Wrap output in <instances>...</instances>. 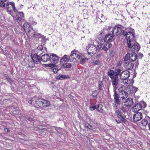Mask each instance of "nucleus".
<instances>
[{
	"label": "nucleus",
	"instance_id": "f257e3e1",
	"mask_svg": "<svg viewBox=\"0 0 150 150\" xmlns=\"http://www.w3.org/2000/svg\"><path fill=\"white\" fill-rule=\"evenodd\" d=\"M134 31L133 29L130 30L125 29L122 32V35L126 37L127 39V45L128 48H130L132 43L133 39L134 38Z\"/></svg>",
	"mask_w": 150,
	"mask_h": 150
},
{
	"label": "nucleus",
	"instance_id": "f03ea898",
	"mask_svg": "<svg viewBox=\"0 0 150 150\" xmlns=\"http://www.w3.org/2000/svg\"><path fill=\"white\" fill-rule=\"evenodd\" d=\"M108 76L110 78L112 85L113 87L114 93H117L116 91L117 89V86L119 84V81H120V78L119 77L113 76L112 73L110 74H108Z\"/></svg>",
	"mask_w": 150,
	"mask_h": 150
},
{
	"label": "nucleus",
	"instance_id": "7ed1b4c3",
	"mask_svg": "<svg viewBox=\"0 0 150 150\" xmlns=\"http://www.w3.org/2000/svg\"><path fill=\"white\" fill-rule=\"evenodd\" d=\"M35 102V106L36 107H45L49 106L50 105V102L48 100L42 98L36 100Z\"/></svg>",
	"mask_w": 150,
	"mask_h": 150
},
{
	"label": "nucleus",
	"instance_id": "20e7f679",
	"mask_svg": "<svg viewBox=\"0 0 150 150\" xmlns=\"http://www.w3.org/2000/svg\"><path fill=\"white\" fill-rule=\"evenodd\" d=\"M138 56L136 53L133 52L127 53L124 58V61L127 62L129 60L130 62H134L137 59Z\"/></svg>",
	"mask_w": 150,
	"mask_h": 150
},
{
	"label": "nucleus",
	"instance_id": "39448f33",
	"mask_svg": "<svg viewBox=\"0 0 150 150\" xmlns=\"http://www.w3.org/2000/svg\"><path fill=\"white\" fill-rule=\"evenodd\" d=\"M141 103H137L136 102L135 103H134L135 105L133 107V109L137 112H138V111L144 109V108L146 107V104L144 101H142Z\"/></svg>",
	"mask_w": 150,
	"mask_h": 150
},
{
	"label": "nucleus",
	"instance_id": "423d86ee",
	"mask_svg": "<svg viewBox=\"0 0 150 150\" xmlns=\"http://www.w3.org/2000/svg\"><path fill=\"white\" fill-rule=\"evenodd\" d=\"M87 48L88 54L91 56L96 54L98 50L96 45L93 44H89L88 46H86V48Z\"/></svg>",
	"mask_w": 150,
	"mask_h": 150
},
{
	"label": "nucleus",
	"instance_id": "0eeeda50",
	"mask_svg": "<svg viewBox=\"0 0 150 150\" xmlns=\"http://www.w3.org/2000/svg\"><path fill=\"white\" fill-rule=\"evenodd\" d=\"M122 87H120L118 89L119 91L120 92L119 96H120V98L122 99V100L125 99L128 96L129 93L128 91H126V87L124 90L122 89Z\"/></svg>",
	"mask_w": 150,
	"mask_h": 150
},
{
	"label": "nucleus",
	"instance_id": "6e6552de",
	"mask_svg": "<svg viewBox=\"0 0 150 150\" xmlns=\"http://www.w3.org/2000/svg\"><path fill=\"white\" fill-rule=\"evenodd\" d=\"M113 97L114 99V103L112 104V106L114 109H116L117 108V105L120 104V96H119V94L117 93H114Z\"/></svg>",
	"mask_w": 150,
	"mask_h": 150
},
{
	"label": "nucleus",
	"instance_id": "1a4fd4ad",
	"mask_svg": "<svg viewBox=\"0 0 150 150\" xmlns=\"http://www.w3.org/2000/svg\"><path fill=\"white\" fill-rule=\"evenodd\" d=\"M130 72L128 71H122L120 75V79L123 81L126 80L130 76Z\"/></svg>",
	"mask_w": 150,
	"mask_h": 150
},
{
	"label": "nucleus",
	"instance_id": "9d476101",
	"mask_svg": "<svg viewBox=\"0 0 150 150\" xmlns=\"http://www.w3.org/2000/svg\"><path fill=\"white\" fill-rule=\"evenodd\" d=\"M136 102V98H127L124 102V105L127 107L132 106L134 103H135Z\"/></svg>",
	"mask_w": 150,
	"mask_h": 150
},
{
	"label": "nucleus",
	"instance_id": "9b49d317",
	"mask_svg": "<svg viewBox=\"0 0 150 150\" xmlns=\"http://www.w3.org/2000/svg\"><path fill=\"white\" fill-rule=\"evenodd\" d=\"M7 11L9 13H11L13 11H16L17 10H16V7L15 6V4L14 2H9L7 3L6 5Z\"/></svg>",
	"mask_w": 150,
	"mask_h": 150
},
{
	"label": "nucleus",
	"instance_id": "f8f14e48",
	"mask_svg": "<svg viewBox=\"0 0 150 150\" xmlns=\"http://www.w3.org/2000/svg\"><path fill=\"white\" fill-rule=\"evenodd\" d=\"M79 52L78 51H76L75 50L72 51L71 53V54L69 57V58L70 59V61L71 60L74 62L76 60V59H77V57L79 56Z\"/></svg>",
	"mask_w": 150,
	"mask_h": 150
},
{
	"label": "nucleus",
	"instance_id": "ddd939ff",
	"mask_svg": "<svg viewBox=\"0 0 150 150\" xmlns=\"http://www.w3.org/2000/svg\"><path fill=\"white\" fill-rule=\"evenodd\" d=\"M122 71L121 69L119 68H116L114 70L110 69L108 72V74H110L112 73L113 76L119 77V76H120Z\"/></svg>",
	"mask_w": 150,
	"mask_h": 150
},
{
	"label": "nucleus",
	"instance_id": "4468645a",
	"mask_svg": "<svg viewBox=\"0 0 150 150\" xmlns=\"http://www.w3.org/2000/svg\"><path fill=\"white\" fill-rule=\"evenodd\" d=\"M138 90V88L134 86H131L126 87V91H128L129 94H130L133 95H134L136 92Z\"/></svg>",
	"mask_w": 150,
	"mask_h": 150
},
{
	"label": "nucleus",
	"instance_id": "2eb2a0df",
	"mask_svg": "<svg viewBox=\"0 0 150 150\" xmlns=\"http://www.w3.org/2000/svg\"><path fill=\"white\" fill-rule=\"evenodd\" d=\"M132 46H131L130 48H131V51L132 52L136 53L138 52L140 49L139 45L138 43L134 44L132 43Z\"/></svg>",
	"mask_w": 150,
	"mask_h": 150
},
{
	"label": "nucleus",
	"instance_id": "dca6fc26",
	"mask_svg": "<svg viewBox=\"0 0 150 150\" xmlns=\"http://www.w3.org/2000/svg\"><path fill=\"white\" fill-rule=\"evenodd\" d=\"M123 66L126 69L131 70L134 66V64L130 62H123Z\"/></svg>",
	"mask_w": 150,
	"mask_h": 150
},
{
	"label": "nucleus",
	"instance_id": "f3484780",
	"mask_svg": "<svg viewBox=\"0 0 150 150\" xmlns=\"http://www.w3.org/2000/svg\"><path fill=\"white\" fill-rule=\"evenodd\" d=\"M142 114L141 112H137L134 114L133 117L134 122L139 121L142 119Z\"/></svg>",
	"mask_w": 150,
	"mask_h": 150
},
{
	"label": "nucleus",
	"instance_id": "a211bd4d",
	"mask_svg": "<svg viewBox=\"0 0 150 150\" xmlns=\"http://www.w3.org/2000/svg\"><path fill=\"white\" fill-rule=\"evenodd\" d=\"M32 60L35 63L38 64V61L40 63L41 61V57L38 55L37 53H35L33 55L31 56Z\"/></svg>",
	"mask_w": 150,
	"mask_h": 150
},
{
	"label": "nucleus",
	"instance_id": "6ab92c4d",
	"mask_svg": "<svg viewBox=\"0 0 150 150\" xmlns=\"http://www.w3.org/2000/svg\"><path fill=\"white\" fill-rule=\"evenodd\" d=\"M114 36L112 33H109L106 34L104 38V41L106 42H110L113 41V39Z\"/></svg>",
	"mask_w": 150,
	"mask_h": 150
},
{
	"label": "nucleus",
	"instance_id": "aec40b11",
	"mask_svg": "<svg viewBox=\"0 0 150 150\" xmlns=\"http://www.w3.org/2000/svg\"><path fill=\"white\" fill-rule=\"evenodd\" d=\"M50 61L51 63L56 64L59 61V57L56 54L52 53L50 55Z\"/></svg>",
	"mask_w": 150,
	"mask_h": 150
},
{
	"label": "nucleus",
	"instance_id": "412c9836",
	"mask_svg": "<svg viewBox=\"0 0 150 150\" xmlns=\"http://www.w3.org/2000/svg\"><path fill=\"white\" fill-rule=\"evenodd\" d=\"M25 118L26 120H28L29 122H33L34 119L33 117V113L31 112H29L26 113L25 116Z\"/></svg>",
	"mask_w": 150,
	"mask_h": 150
},
{
	"label": "nucleus",
	"instance_id": "4be33fe9",
	"mask_svg": "<svg viewBox=\"0 0 150 150\" xmlns=\"http://www.w3.org/2000/svg\"><path fill=\"white\" fill-rule=\"evenodd\" d=\"M150 122V117L146 116L145 118L143 119L141 121L142 126L146 127Z\"/></svg>",
	"mask_w": 150,
	"mask_h": 150
},
{
	"label": "nucleus",
	"instance_id": "5701e85b",
	"mask_svg": "<svg viewBox=\"0 0 150 150\" xmlns=\"http://www.w3.org/2000/svg\"><path fill=\"white\" fill-rule=\"evenodd\" d=\"M23 28L25 32L30 33L31 29V25L28 22H25L23 25Z\"/></svg>",
	"mask_w": 150,
	"mask_h": 150
},
{
	"label": "nucleus",
	"instance_id": "b1692460",
	"mask_svg": "<svg viewBox=\"0 0 150 150\" xmlns=\"http://www.w3.org/2000/svg\"><path fill=\"white\" fill-rule=\"evenodd\" d=\"M56 79L59 80H64L66 79H69L70 77L69 75H65L61 74H59L56 75L55 76Z\"/></svg>",
	"mask_w": 150,
	"mask_h": 150
},
{
	"label": "nucleus",
	"instance_id": "393cba45",
	"mask_svg": "<svg viewBox=\"0 0 150 150\" xmlns=\"http://www.w3.org/2000/svg\"><path fill=\"white\" fill-rule=\"evenodd\" d=\"M41 61L44 62L48 61L50 60V55L47 54H45L41 57Z\"/></svg>",
	"mask_w": 150,
	"mask_h": 150
},
{
	"label": "nucleus",
	"instance_id": "a878e982",
	"mask_svg": "<svg viewBox=\"0 0 150 150\" xmlns=\"http://www.w3.org/2000/svg\"><path fill=\"white\" fill-rule=\"evenodd\" d=\"M98 39V44L97 48L98 50H100L102 47L103 43L104 42V39Z\"/></svg>",
	"mask_w": 150,
	"mask_h": 150
},
{
	"label": "nucleus",
	"instance_id": "bb28decb",
	"mask_svg": "<svg viewBox=\"0 0 150 150\" xmlns=\"http://www.w3.org/2000/svg\"><path fill=\"white\" fill-rule=\"evenodd\" d=\"M116 25L117 27L116 30H117L116 36H117L120 34L121 33L122 34V32L124 30L121 27H122V26L121 25Z\"/></svg>",
	"mask_w": 150,
	"mask_h": 150
},
{
	"label": "nucleus",
	"instance_id": "cd10ccee",
	"mask_svg": "<svg viewBox=\"0 0 150 150\" xmlns=\"http://www.w3.org/2000/svg\"><path fill=\"white\" fill-rule=\"evenodd\" d=\"M98 89L100 92L103 90L104 86L102 81H99L98 82Z\"/></svg>",
	"mask_w": 150,
	"mask_h": 150
},
{
	"label": "nucleus",
	"instance_id": "c85d7f7f",
	"mask_svg": "<svg viewBox=\"0 0 150 150\" xmlns=\"http://www.w3.org/2000/svg\"><path fill=\"white\" fill-rule=\"evenodd\" d=\"M67 57L68 56L67 55H65L61 58L60 62L61 64L65 63V62H68L69 60H70L69 57L68 58Z\"/></svg>",
	"mask_w": 150,
	"mask_h": 150
},
{
	"label": "nucleus",
	"instance_id": "c756f323",
	"mask_svg": "<svg viewBox=\"0 0 150 150\" xmlns=\"http://www.w3.org/2000/svg\"><path fill=\"white\" fill-rule=\"evenodd\" d=\"M61 67L64 69H69L71 67L72 64L68 63H64L61 64Z\"/></svg>",
	"mask_w": 150,
	"mask_h": 150
},
{
	"label": "nucleus",
	"instance_id": "7c9ffc66",
	"mask_svg": "<svg viewBox=\"0 0 150 150\" xmlns=\"http://www.w3.org/2000/svg\"><path fill=\"white\" fill-rule=\"evenodd\" d=\"M42 35L41 33H36L35 32H34L33 33L32 35L33 38H38V39L40 40V39Z\"/></svg>",
	"mask_w": 150,
	"mask_h": 150
},
{
	"label": "nucleus",
	"instance_id": "2f4dec72",
	"mask_svg": "<svg viewBox=\"0 0 150 150\" xmlns=\"http://www.w3.org/2000/svg\"><path fill=\"white\" fill-rule=\"evenodd\" d=\"M103 107V106L101 104H99L97 108H96V109L97 110V111L100 113H103V109H102Z\"/></svg>",
	"mask_w": 150,
	"mask_h": 150
},
{
	"label": "nucleus",
	"instance_id": "473e14b6",
	"mask_svg": "<svg viewBox=\"0 0 150 150\" xmlns=\"http://www.w3.org/2000/svg\"><path fill=\"white\" fill-rule=\"evenodd\" d=\"M4 76L5 78L8 81L11 85H12V83H13V81L9 78V76L6 74H4Z\"/></svg>",
	"mask_w": 150,
	"mask_h": 150
},
{
	"label": "nucleus",
	"instance_id": "72a5a7b5",
	"mask_svg": "<svg viewBox=\"0 0 150 150\" xmlns=\"http://www.w3.org/2000/svg\"><path fill=\"white\" fill-rule=\"evenodd\" d=\"M116 25H115L113 28H112L111 30V32L112 33V34L113 35H114V36L115 35L116 36V33L117 31V30H116Z\"/></svg>",
	"mask_w": 150,
	"mask_h": 150
},
{
	"label": "nucleus",
	"instance_id": "f704fd0d",
	"mask_svg": "<svg viewBox=\"0 0 150 150\" xmlns=\"http://www.w3.org/2000/svg\"><path fill=\"white\" fill-rule=\"evenodd\" d=\"M54 128L56 130L57 133H61V128L60 127H57L55 126H52L51 127V129H54Z\"/></svg>",
	"mask_w": 150,
	"mask_h": 150
},
{
	"label": "nucleus",
	"instance_id": "c9c22d12",
	"mask_svg": "<svg viewBox=\"0 0 150 150\" xmlns=\"http://www.w3.org/2000/svg\"><path fill=\"white\" fill-rule=\"evenodd\" d=\"M35 64H36V63H35L32 60L29 62L28 64V67L30 68H33L35 67Z\"/></svg>",
	"mask_w": 150,
	"mask_h": 150
},
{
	"label": "nucleus",
	"instance_id": "e433bc0d",
	"mask_svg": "<svg viewBox=\"0 0 150 150\" xmlns=\"http://www.w3.org/2000/svg\"><path fill=\"white\" fill-rule=\"evenodd\" d=\"M40 39H41V42H44V44L46 43V42L47 40H48V38H46V36H44L43 35H42Z\"/></svg>",
	"mask_w": 150,
	"mask_h": 150
},
{
	"label": "nucleus",
	"instance_id": "4c0bfd02",
	"mask_svg": "<svg viewBox=\"0 0 150 150\" xmlns=\"http://www.w3.org/2000/svg\"><path fill=\"white\" fill-rule=\"evenodd\" d=\"M102 79L103 81L105 82L106 83H107V82L109 80V77L105 75H103L102 76Z\"/></svg>",
	"mask_w": 150,
	"mask_h": 150
},
{
	"label": "nucleus",
	"instance_id": "58836bf2",
	"mask_svg": "<svg viewBox=\"0 0 150 150\" xmlns=\"http://www.w3.org/2000/svg\"><path fill=\"white\" fill-rule=\"evenodd\" d=\"M105 34V32L104 30H102L100 32L98 35V39H104Z\"/></svg>",
	"mask_w": 150,
	"mask_h": 150
},
{
	"label": "nucleus",
	"instance_id": "ea45409f",
	"mask_svg": "<svg viewBox=\"0 0 150 150\" xmlns=\"http://www.w3.org/2000/svg\"><path fill=\"white\" fill-rule=\"evenodd\" d=\"M7 0H0V7L2 8H4L5 7V3Z\"/></svg>",
	"mask_w": 150,
	"mask_h": 150
},
{
	"label": "nucleus",
	"instance_id": "a19ab883",
	"mask_svg": "<svg viewBox=\"0 0 150 150\" xmlns=\"http://www.w3.org/2000/svg\"><path fill=\"white\" fill-rule=\"evenodd\" d=\"M98 94L96 90H95L92 92V96L93 98H97V96Z\"/></svg>",
	"mask_w": 150,
	"mask_h": 150
},
{
	"label": "nucleus",
	"instance_id": "79ce46f5",
	"mask_svg": "<svg viewBox=\"0 0 150 150\" xmlns=\"http://www.w3.org/2000/svg\"><path fill=\"white\" fill-rule=\"evenodd\" d=\"M97 107L96 105H91L89 106V109L91 111H93L96 109Z\"/></svg>",
	"mask_w": 150,
	"mask_h": 150
},
{
	"label": "nucleus",
	"instance_id": "37998d69",
	"mask_svg": "<svg viewBox=\"0 0 150 150\" xmlns=\"http://www.w3.org/2000/svg\"><path fill=\"white\" fill-rule=\"evenodd\" d=\"M45 65L46 66V67H50L52 68V69L54 67H56V65H55L54 64H45Z\"/></svg>",
	"mask_w": 150,
	"mask_h": 150
},
{
	"label": "nucleus",
	"instance_id": "c03bdc74",
	"mask_svg": "<svg viewBox=\"0 0 150 150\" xmlns=\"http://www.w3.org/2000/svg\"><path fill=\"white\" fill-rule=\"evenodd\" d=\"M105 45H106V47L107 49V50L108 49L111 48L112 47V45L110 43V42H107V44Z\"/></svg>",
	"mask_w": 150,
	"mask_h": 150
},
{
	"label": "nucleus",
	"instance_id": "a18cd8bd",
	"mask_svg": "<svg viewBox=\"0 0 150 150\" xmlns=\"http://www.w3.org/2000/svg\"><path fill=\"white\" fill-rule=\"evenodd\" d=\"M57 66H56V67H54V68H52V70H53V72L55 73H57L58 71V70H60V69H58L57 68Z\"/></svg>",
	"mask_w": 150,
	"mask_h": 150
},
{
	"label": "nucleus",
	"instance_id": "49530a36",
	"mask_svg": "<svg viewBox=\"0 0 150 150\" xmlns=\"http://www.w3.org/2000/svg\"><path fill=\"white\" fill-rule=\"evenodd\" d=\"M115 54V52L114 50H111L109 51V55L112 57H114Z\"/></svg>",
	"mask_w": 150,
	"mask_h": 150
},
{
	"label": "nucleus",
	"instance_id": "de8ad7c7",
	"mask_svg": "<svg viewBox=\"0 0 150 150\" xmlns=\"http://www.w3.org/2000/svg\"><path fill=\"white\" fill-rule=\"evenodd\" d=\"M17 15L19 16L21 18L23 17H24V14L23 12H18Z\"/></svg>",
	"mask_w": 150,
	"mask_h": 150
},
{
	"label": "nucleus",
	"instance_id": "09e8293b",
	"mask_svg": "<svg viewBox=\"0 0 150 150\" xmlns=\"http://www.w3.org/2000/svg\"><path fill=\"white\" fill-rule=\"evenodd\" d=\"M137 56L138 57V58L141 59L143 57L144 55L141 52H139L138 53V56Z\"/></svg>",
	"mask_w": 150,
	"mask_h": 150
},
{
	"label": "nucleus",
	"instance_id": "8fccbe9b",
	"mask_svg": "<svg viewBox=\"0 0 150 150\" xmlns=\"http://www.w3.org/2000/svg\"><path fill=\"white\" fill-rule=\"evenodd\" d=\"M87 59L86 58L81 59L80 61V63L82 64H83L84 63L86 62V60Z\"/></svg>",
	"mask_w": 150,
	"mask_h": 150
},
{
	"label": "nucleus",
	"instance_id": "3c124183",
	"mask_svg": "<svg viewBox=\"0 0 150 150\" xmlns=\"http://www.w3.org/2000/svg\"><path fill=\"white\" fill-rule=\"evenodd\" d=\"M22 143H24V144L28 146H31L32 145V144L29 143V141H23V143L22 142Z\"/></svg>",
	"mask_w": 150,
	"mask_h": 150
},
{
	"label": "nucleus",
	"instance_id": "603ef678",
	"mask_svg": "<svg viewBox=\"0 0 150 150\" xmlns=\"http://www.w3.org/2000/svg\"><path fill=\"white\" fill-rule=\"evenodd\" d=\"M83 56V54L79 53V56L77 57V58L78 59H81Z\"/></svg>",
	"mask_w": 150,
	"mask_h": 150
},
{
	"label": "nucleus",
	"instance_id": "864d4df0",
	"mask_svg": "<svg viewBox=\"0 0 150 150\" xmlns=\"http://www.w3.org/2000/svg\"><path fill=\"white\" fill-rule=\"evenodd\" d=\"M101 50H103L105 51H107L108 50L107 48L106 47V45H105V44L104 45H103V46Z\"/></svg>",
	"mask_w": 150,
	"mask_h": 150
},
{
	"label": "nucleus",
	"instance_id": "5fc2aeb1",
	"mask_svg": "<svg viewBox=\"0 0 150 150\" xmlns=\"http://www.w3.org/2000/svg\"><path fill=\"white\" fill-rule=\"evenodd\" d=\"M16 19L17 21H20L21 20V18L17 15L16 16Z\"/></svg>",
	"mask_w": 150,
	"mask_h": 150
},
{
	"label": "nucleus",
	"instance_id": "6e6d98bb",
	"mask_svg": "<svg viewBox=\"0 0 150 150\" xmlns=\"http://www.w3.org/2000/svg\"><path fill=\"white\" fill-rule=\"evenodd\" d=\"M93 62L94 63V64L96 65H98L99 64V60L98 59H97L96 60H95Z\"/></svg>",
	"mask_w": 150,
	"mask_h": 150
},
{
	"label": "nucleus",
	"instance_id": "4d7b16f0",
	"mask_svg": "<svg viewBox=\"0 0 150 150\" xmlns=\"http://www.w3.org/2000/svg\"><path fill=\"white\" fill-rule=\"evenodd\" d=\"M43 45H39L37 47V49L38 50H42L43 48Z\"/></svg>",
	"mask_w": 150,
	"mask_h": 150
},
{
	"label": "nucleus",
	"instance_id": "13d9d810",
	"mask_svg": "<svg viewBox=\"0 0 150 150\" xmlns=\"http://www.w3.org/2000/svg\"><path fill=\"white\" fill-rule=\"evenodd\" d=\"M120 121L122 122L123 123H125L126 122V120L123 117V116L122 117V118L120 119Z\"/></svg>",
	"mask_w": 150,
	"mask_h": 150
},
{
	"label": "nucleus",
	"instance_id": "bf43d9fd",
	"mask_svg": "<svg viewBox=\"0 0 150 150\" xmlns=\"http://www.w3.org/2000/svg\"><path fill=\"white\" fill-rule=\"evenodd\" d=\"M123 81V83H124L127 86H129V83H128V81L127 79L126 80H125V81Z\"/></svg>",
	"mask_w": 150,
	"mask_h": 150
},
{
	"label": "nucleus",
	"instance_id": "052dcab7",
	"mask_svg": "<svg viewBox=\"0 0 150 150\" xmlns=\"http://www.w3.org/2000/svg\"><path fill=\"white\" fill-rule=\"evenodd\" d=\"M116 115H117V114H120V112L119 110L117 108H116V109H114Z\"/></svg>",
	"mask_w": 150,
	"mask_h": 150
},
{
	"label": "nucleus",
	"instance_id": "680f3d73",
	"mask_svg": "<svg viewBox=\"0 0 150 150\" xmlns=\"http://www.w3.org/2000/svg\"><path fill=\"white\" fill-rule=\"evenodd\" d=\"M121 109L123 112H125L126 111V108L123 106L121 108Z\"/></svg>",
	"mask_w": 150,
	"mask_h": 150
},
{
	"label": "nucleus",
	"instance_id": "e2e57ef3",
	"mask_svg": "<svg viewBox=\"0 0 150 150\" xmlns=\"http://www.w3.org/2000/svg\"><path fill=\"white\" fill-rule=\"evenodd\" d=\"M117 117L120 119L122 116V115L121 113H120V114H117Z\"/></svg>",
	"mask_w": 150,
	"mask_h": 150
},
{
	"label": "nucleus",
	"instance_id": "0e129e2a",
	"mask_svg": "<svg viewBox=\"0 0 150 150\" xmlns=\"http://www.w3.org/2000/svg\"><path fill=\"white\" fill-rule=\"evenodd\" d=\"M4 131L6 132H9L10 131L8 129V128H6L4 129Z\"/></svg>",
	"mask_w": 150,
	"mask_h": 150
},
{
	"label": "nucleus",
	"instance_id": "69168bd1",
	"mask_svg": "<svg viewBox=\"0 0 150 150\" xmlns=\"http://www.w3.org/2000/svg\"><path fill=\"white\" fill-rule=\"evenodd\" d=\"M0 50H1V52L3 54L5 55H6V53L4 51V50H2V49H1V47H0Z\"/></svg>",
	"mask_w": 150,
	"mask_h": 150
},
{
	"label": "nucleus",
	"instance_id": "338daca9",
	"mask_svg": "<svg viewBox=\"0 0 150 150\" xmlns=\"http://www.w3.org/2000/svg\"><path fill=\"white\" fill-rule=\"evenodd\" d=\"M86 127L90 129H91L92 127V126L90 125H88V126H86Z\"/></svg>",
	"mask_w": 150,
	"mask_h": 150
},
{
	"label": "nucleus",
	"instance_id": "774afa93",
	"mask_svg": "<svg viewBox=\"0 0 150 150\" xmlns=\"http://www.w3.org/2000/svg\"><path fill=\"white\" fill-rule=\"evenodd\" d=\"M139 62H138V60H137V62H136V64H135L136 67H137V66L139 65Z\"/></svg>",
	"mask_w": 150,
	"mask_h": 150
}]
</instances>
